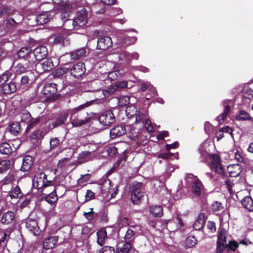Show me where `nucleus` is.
Instances as JSON below:
<instances>
[{"instance_id":"1","label":"nucleus","mask_w":253,"mask_h":253,"mask_svg":"<svg viewBox=\"0 0 253 253\" xmlns=\"http://www.w3.org/2000/svg\"><path fill=\"white\" fill-rule=\"evenodd\" d=\"M87 20L88 12L86 10L82 9L77 13L73 19L67 20L63 25L68 30H78L84 28Z\"/></svg>"},{"instance_id":"2","label":"nucleus","mask_w":253,"mask_h":253,"mask_svg":"<svg viewBox=\"0 0 253 253\" xmlns=\"http://www.w3.org/2000/svg\"><path fill=\"white\" fill-rule=\"evenodd\" d=\"M206 145V144L204 143L200 145L199 149L201 156L203 157L202 161H205L208 157H210L211 159V162L210 164L211 170L218 173H223L224 169L221 165L220 157L216 154L210 156L205 147Z\"/></svg>"},{"instance_id":"3","label":"nucleus","mask_w":253,"mask_h":253,"mask_svg":"<svg viewBox=\"0 0 253 253\" xmlns=\"http://www.w3.org/2000/svg\"><path fill=\"white\" fill-rule=\"evenodd\" d=\"M131 200L133 204H138L144 196V187L143 183L133 182L129 186Z\"/></svg>"},{"instance_id":"4","label":"nucleus","mask_w":253,"mask_h":253,"mask_svg":"<svg viewBox=\"0 0 253 253\" xmlns=\"http://www.w3.org/2000/svg\"><path fill=\"white\" fill-rule=\"evenodd\" d=\"M50 184H52L51 181L47 180L45 173L39 169L33 179V187L42 191Z\"/></svg>"},{"instance_id":"5","label":"nucleus","mask_w":253,"mask_h":253,"mask_svg":"<svg viewBox=\"0 0 253 253\" xmlns=\"http://www.w3.org/2000/svg\"><path fill=\"white\" fill-rule=\"evenodd\" d=\"M42 192L43 194L46 195L45 200L48 203L52 204L57 202L58 197L56 193V188L54 185H49L47 186V188H44V190Z\"/></svg>"},{"instance_id":"6","label":"nucleus","mask_w":253,"mask_h":253,"mask_svg":"<svg viewBox=\"0 0 253 253\" xmlns=\"http://www.w3.org/2000/svg\"><path fill=\"white\" fill-rule=\"evenodd\" d=\"M76 108L70 111L71 116L70 117V120L73 126H81L89 121V118L86 117L85 119H82L81 115L76 114L80 110H75Z\"/></svg>"},{"instance_id":"7","label":"nucleus","mask_w":253,"mask_h":253,"mask_svg":"<svg viewBox=\"0 0 253 253\" xmlns=\"http://www.w3.org/2000/svg\"><path fill=\"white\" fill-rule=\"evenodd\" d=\"M126 113L128 115L130 114V116L135 115L136 118L135 122L138 124H144L146 120L148 119L146 114L139 113L137 109L133 106H128L126 109Z\"/></svg>"},{"instance_id":"8","label":"nucleus","mask_w":253,"mask_h":253,"mask_svg":"<svg viewBox=\"0 0 253 253\" xmlns=\"http://www.w3.org/2000/svg\"><path fill=\"white\" fill-rule=\"evenodd\" d=\"M100 123L104 126H108L115 122V117L113 112L108 110L103 112L99 117Z\"/></svg>"},{"instance_id":"9","label":"nucleus","mask_w":253,"mask_h":253,"mask_svg":"<svg viewBox=\"0 0 253 253\" xmlns=\"http://www.w3.org/2000/svg\"><path fill=\"white\" fill-rule=\"evenodd\" d=\"M112 45V40L109 36H100L98 38L97 48L99 50H106Z\"/></svg>"},{"instance_id":"10","label":"nucleus","mask_w":253,"mask_h":253,"mask_svg":"<svg viewBox=\"0 0 253 253\" xmlns=\"http://www.w3.org/2000/svg\"><path fill=\"white\" fill-rule=\"evenodd\" d=\"M26 227L34 235L37 236L40 235L41 230L37 221L33 219H28L26 221Z\"/></svg>"},{"instance_id":"11","label":"nucleus","mask_w":253,"mask_h":253,"mask_svg":"<svg viewBox=\"0 0 253 253\" xmlns=\"http://www.w3.org/2000/svg\"><path fill=\"white\" fill-rule=\"evenodd\" d=\"M54 43L63 46L68 45L70 43V41L68 38L67 31H64L57 34L54 38Z\"/></svg>"},{"instance_id":"12","label":"nucleus","mask_w":253,"mask_h":253,"mask_svg":"<svg viewBox=\"0 0 253 253\" xmlns=\"http://www.w3.org/2000/svg\"><path fill=\"white\" fill-rule=\"evenodd\" d=\"M85 71L84 65L79 62L74 66L70 70L71 75L75 78H79L83 75Z\"/></svg>"},{"instance_id":"13","label":"nucleus","mask_w":253,"mask_h":253,"mask_svg":"<svg viewBox=\"0 0 253 253\" xmlns=\"http://www.w3.org/2000/svg\"><path fill=\"white\" fill-rule=\"evenodd\" d=\"M33 53L37 60H41L46 57L48 51L46 46L41 45L36 47Z\"/></svg>"},{"instance_id":"14","label":"nucleus","mask_w":253,"mask_h":253,"mask_svg":"<svg viewBox=\"0 0 253 253\" xmlns=\"http://www.w3.org/2000/svg\"><path fill=\"white\" fill-rule=\"evenodd\" d=\"M53 66L52 61L51 59H47L42 63H38L36 65V68L39 72H43L48 71L52 69Z\"/></svg>"},{"instance_id":"15","label":"nucleus","mask_w":253,"mask_h":253,"mask_svg":"<svg viewBox=\"0 0 253 253\" xmlns=\"http://www.w3.org/2000/svg\"><path fill=\"white\" fill-rule=\"evenodd\" d=\"M57 91V84H56L46 83L43 87V93L46 95L55 94Z\"/></svg>"},{"instance_id":"16","label":"nucleus","mask_w":253,"mask_h":253,"mask_svg":"<svg viewBox=\"0 0 253 253\" xmlns=\"http://www.w3.org/2000/svg\"><path fill=\"white\" fill-rule=\"evenodd\" d=\"M131 248L129 242L122 241L117 244L116 250L118 253H128Z\"/></svg>"},{"instance_id":"17","label":"nucleus","mask_w":253,"mask_h":253,"mask_svg":"<svg viewBox=\"0 0 253 253\" xmlns=\"http://www.w3.org/2000/svg\"><path fill=\"white\" fill-rule=\"evenodd\" d=\"M126 128L122 125L117 126L113 128L110 131V135L112 137H119L125 134Z\"/></svg>"},{"instance_id":"18","label":"nucleus","mask_w":253,"mask_h":253,"mask_svg":"<svg viewBox=\"0 0 253 253\" xmlns=\"http://www.w3.org/2000/svg\"><path fill=\"white\" fill-rule=\"evenodd\" d=\"M51 17L52 15L50 12H43L37 16L36 17V21L37 24L42 25L47 23Z\"/></svg>"},{"instance_id":"19","label":"nucleus","mask_w":253,"mask_h":253,"mask_svg":"<svg viewBox=\"0 0 253 253\" xmlns=\"http://www.w3.org/2000/svg\"><path fill=\"white\" fill-rule=\"evenodd\" d=\"M231 100H226L223 101V103L224 106V111L220 115L218 116L216 118L217 121H218L219 123L223 121L230 112V106L229 104L231 103Z\"/></svg>"},{"instance_id":"20","label":"nucleus","mask_w":253,"mask_h":253,"mask_svg":"<svg viewBox=\"0 0 253 253\" xmlns=\"http://www.w3.org/2000/svg\"><path fill=\"white\" fill-rule=\"evenodd\" d=\"M137 40L135 37L123 36L118 38V41L120 44L129 46L135 43Z\"/></svg>"},{"instance_id":"21","label":"nucleus","mask_w":253,"mask_h":253,"mask_svg":"<svg viewBox=\"0 0 253 253\" xmlns=\"http://www.w3.org/2000/svg\"><path fill=\"white\" fill-rule=\"evenodd\" d=\"M33 162V159L32 157L29 155L25 156L23 159L21 170L23 171H28L31 167Z\"/></svg>"},{"instance_id":"22","label":"nucleus","mask_w":253,"mask_h":253,"mask_svg":"<svg viewBox=\"0 0 253 253\" xmlns=\"http://www.w3.org/2000/svg\"><path fill=\"white\" fill-rule=\"evenodd\" d=\"M58 241L57 236L50 237L45 239L43 242V248L45 250L52 249L54 247Z\"/></svg>"},{"instance_id":"23","label":"nucleus","mask_w":253,"mask_h":253,"mask_svg":"<svg viewBox=\"0 0 253 253\" xmlns=\"http://www.w3.org/2000/svg\"><path fill=\"white\" fill-rule=\"evenodd\" d=\"M104 101V97L101 98H96L89 101H87L84 104H82L76 107L75 110H81L86 107H89L94 104H99L102 103Z\"/></svg>"},{"instance_id":"24","label":"nucleus","mask_w":253,"mask_h":253,"mask_svg":"<svg viewBox=\"0 0 253 253\" xmlns=\"http://www.w3.org/2000/svg\"><path fill=\"white\" fill-rule=\"evenodd\" d=\"M86 53V50L85 48L82 47L70 53L72 59L77 60L83 57H84Z\"/></svg>"},{"instance_id":"25","label":"nucleus","mask_w":253,"mask_h":253,"mask_svg":"<svg viewBox=\"0 0 253 253\" xmlns=\"http://www.w3.org/2000/svg\"><path fill=\"white\" fill-rule=\"evenodd\" d=\"M14 213L11 211H8L3 214L1 218V222L2 224H9L14 220Z\"/></svg>"},{"instance_id":"26","label":"nucleus","mask_w":253,"mask_h":253,"mask_svg":"<svg viewBox=\"0 0 253 253\" xmlns=\"http://www.w3.org/2000/svg\"><path fill=\"white\" fill-rule=\"evenodd\" d=\"M228 173L231 177H236L240 173V167L238 164L231 165L227 168Z\"/></svg>"},{"instance_id":"27","label":"nucleus","mask_w":253,"mask_h":253,"mask_svg":"<svg viewBox=\"0 0 253 253\" xmlns=\"http://www.w3.org/2000/svg\"><path fill=\"white\" fill-rule=\"evenodd\" d=\"M17 89L16 85L13 82H10L9 83L6 84L2 86V90L5 94H10L14 92Z\"/></svg>"},{"instance_id":"28","label":"nucleus","mask_w":253,"mask_h":253,"mask_svg":"<svg viewBox=\"0 0 253 253\" xmlns=\"http://www.w3.org/2000/svg\"><path fill=\"white\" fill-rule=\"evenodd\" d=\"M111 181L109 179H105L100 184V189L102 193L106 194L111 192Z\"/></svg>"},{"instance_id":"29","label":"nucleus","mask_w":253,"mask_h":253,"mask_svg":"<svg viewBox=\"0 0 253 253\" xmlns=\"http://www.w3.org/2000/svg\"><path fill=\"white\" fill-rule=\"evenodd\" d=\"M149 212L154 216L161 217L163 215V208L161 206H151L149 207Z\"/></svg>"},{"instance_id":"30","label":"nucleus","mask_w":253,"mask_h":253,"mask_svg":"<svg viewBox=\"0 0 253 253\" xmlns=\"http://www.w3.org/2000/svg\"><path fill=\"white\" fill-rule=\"evenodd\" d=\"M243 207L250 211H253V201L250 197H245L241 201Z\"/></svg>"},{"instance_id":"31","label":"nucleus","mask_w":253,"mask_h":253,"mask_svg":"<svg viewBox=\"0 0 253 253\" xmlns=\"http://www.w3.org/2000/svg\"><path fill=\"white\" fill-rule=\"evenodd\" d=\"M205 223V219L203 214H200L198 218L193 224V228L196 230H199L201 229L204 226Z\"/></svg>"},{"instance_id":"32","label":"nucleus","mask_w":253,"mask_h":253,"mask_svg":"<svg viewBox=\"0 0 253 253\" xmlns=\"http://www.w3.org/2000/svg\"><path fill=\"white\" fill-rule=\"evenodd\" d=\"M31 68L32 67H30L27 64L19 63L14 67V71L17 75H19L30 70Z\"/></svg>"},{"instance_id":"33","label":"nucleus","mask_w":253,"mask_h":253,"mask_svg":"<svg viewBox=\"0 0 253 253\" xmlns=\"http://www.w3.org/2000/svg\"><path fill=\"white\" fill-rule=\"evenodd\" d=\"M97 243L100 246H103L107 238V233L105 230L101 229L97 232Z\"/></svg>"},{"instance_id":"34","label":"nucleus","mask_w":253,"mask_h":253,"mask_svg":"<svg viewBox=\"0 0 253 253\" xmlns=\"http://www.w3.org/2000/svg\"><path fill=\"white\" fill-rule=\"evenodd\" d=\"M202 188V183L201 181L199 180L193 184L192 186V191L194 195L199 196L201 194Z\"/></svg>"},{"instance_id":"35","label":"nucleus","mask_w":253,"mask_h":253,"mask_svg":"<svg viewBox=\"0 0 253 253\" xmlns=\"http://www.w3.org/2000/svg\"><path fill=\"white\" fill-rule=\"evenodd\" d=\"M93 154L89 151H85L79 154L78 159L84 162L91 160L93 157Z\"/></svg>"},{"instance_id":"36","label":"nucleus","mask_w":253,"mask_h":253,"mask_svg":"<svg viewBox=\"0 0 253 253\" xmlns=\"http://www.w3.org/2000/svg\"><path fill=\"white\" fill-rule=\"evenodd\" d=\"M147 89H149L150 91L152 92L153 95L157 93L156 90L154 87L149 82H142L141 83L140 90L142 91H145Z\"/></svg>"},{"instance_id":"37","label":"nucleus","mask_w":253,"mask_h":253,"mask_svg":"<svg viewBox=\"0 0 253 253\" xmlns=\"http://www.w3.org/2000/svg\"><path fill=\"white\" fill-rule=\"evenodd\" d=\"M117 86L114 84H112L106 89L102 90V93L103 94L104 97H109L112 95L115 92L117 91Z\"/></svg>"},{"instance_id":"38","label":"nucleus","mask_w":253,"mask_h":253,"mask_svg":"<svg viewBox=\"0 0 253 253\" xmlns=\"http://www.w3.org/2000/svg\"><path fill=\"white\" fill-rule=\"evenodd\" d=\"M237 120H253V118L250 115V114L246 111L241 110L239 112L238 115L236 116Z\"/></svg>"},{"instance_id":"39","label":"nucleus","mask_w":253,"mask_h":253,"mask_svg":"<svg viewBox=\"0 0 253 253\" xmlns=\"http://www.w3.org/2000/svg\"><path fill=\"white\" fill-rule=\"evenodd\" d=\"M11 152V148L9 144L3 143L0 145V153L2 154L8 155Z\"/></svg>"},{"instance_id":"40","label":"nucleus","mask_w":253,"mask_h":253,"mask_svg":"<svg viewBox=\"0 0 253 253\" xmlns=\"http://www.w3.org/2000/svg\"><path fill=\"white\" fill-rule=\"evenodd\" d=\"M9 195L11 199H13L21 197L22 195L19 187L16 186L11 191Z\"/></svg>"},{"instance_id":"41","label":"nucleus","mask_w":253,"mask_h":253,"mask_svg":"<svg viewBox=\"0 0 253 253\" xmlns=\"http://www.w3.org/2000/svg\"><path fill=\"white\" fill-rule=\"evenodd\" d=\"M11 162L8 160H3L0 162V173L6 171L10 166Z\"/></svg>"},{"instance_id":"42","label":"nucleus","mask_w":253,"mask_h":253,"mask_svg":"<svg viewBox=\"0 0 253 253\" xmlns=\"http://www.w3.org/2000/svg\"><path fill=\"white\" fill-rule=\"evenodd\" d=\"M20 130V125L19 122L13 123L10 126V131L14 135L18 134Z\"/></svg>"},{"instance_id":"43","label":"nucleus","mask_w":253,"mask_h":253,"mask_svg":"<svg viewBox=\"0 0 253 253\" xmlns=\"http://www.w3.org/2000/svg\"><path fill=\"white\" fill-rule=\"evenodd\" d=\"M30 81V79L27 76H24L21 78V84L18 88H20L22 90L26 89L27 86H28L29 83Z\"/></svg>"},{"instance_id":"44","label":"nucleus","mask_w":253,"mask_h":253,"mask_svg":"<svg viewBox=\"0 0 253 253\" xmlns=\"http://www.w3.org/2000/svg\"><path fill=\"white\" fill-rule=\"evenodd\" d=\"M67 118V116L66 114L59 117L54 122L52 123L53 127H55L60 125L64 123Z\"/></svg>"},{"instance_id":"45","label":"nucleus","mask_w":253,"mask_h":253,"mask_svg":"<svg viewBox=\"0 0 253 253\" xmlns=\"http://www.w3.org/2000/svg\"><path fill=\"white\" fill-rule=\"evenodd\" d=\"M31 49L28 47H24L21 48L17 52V55L19 58H24L31 53Z\"/></svg>"},{"instance_id":"46","label":"nucleus","mask_w":253,"mask_h":253,"mask_svg":"<svg viewBox=\"0 0 253 253\" xmlns=\"http://www.w3.org/2000/svg\"><path fill=\"white\" fill-rule=\"evenodd\" d=\"M120 59H122L123 58H125L126 60H129L131 59H138L139 58V54L137 52H134L133 53H124V56L122 57V55H121L119 56Z\"/></svg>"},{"instance_id":"47","label":"nucleus","mask_w":253,"mask_h":253,"mask_svg":"<svg viewBox=\"0 0 253 253\" xmlns=\"http://www.w3.org/2000/svg\"><path fill=\"white\" fill-rule=\"evenodd\" d=\"M199 180L197 176L191 173L187 174L185 177V181L188 185H191V184H193L194 182Z\"/></svg>"},{"instance_id":"48","label":"nucleus","mask_w":253,"mask_h":253,"mask_svg":"<svg viewBox=\"0 0 253 253\" xmlns=\"http://www.w3.org/2000/svg\"><path fill=\"white\" fill-rule=\"evenodd\" d=\"M197 243V240L195 237L192 236H190L187 237L185 241L186 246L188 248H191L194 246Z\"/></svg>"},{"instance_id":"49","label":"nucleus","mask_w":253,"mask_h":253,"mask_svg":"<svg viewBox=\"0 0 253 253\" xmlns=\"http://www.w3.org/2000/svg\"><path fill=\"white\" fill-rule=\"evenodd\" d=\"M10 74L9 72H5L0 76V85L3 86L8 81L10 77Z\"/></svg>"},{"instance_id":"50","label":"nucleus","mask_w":253,"mask_h":253,"mask_svg":"<svg viewBox=\"0 0 253 253\" xmlns=\"http://www.w3.org/2000/svg\"><path fill=\"white\" fill-rule=\"evenodd\" d=\"M130 101V98L128 96H123L119 98V104L120 106H126L127 105Z\"/></svg>"},{"instance_id":"51","label":"nucleus","mask_w":253,"mask_h":253,"mask_svg":"<svg viewBox=\"0 0 253 253\" xmlns=\"http://www.w3.org/2000/svg\"><path fill=\"white\" fill-rule=\"evenodd\" d=\"M31 117L29 112L23 113L21 115V122L28 124L31 119Z\"/></svg>"},{"instance_id":"52","label":"nucleus","mask_w":253,"mask_h":253,"mask_svg":"<svg viewBox=\"0 0 253 253\" xmlns=\"http://www.w3.org/2000/svg\"><path fill=\"white\" fill-rule=\"evenodd\" d=\"M90 176L89 174L82 175L81 177L78 180V183L81 185H84L88 181Z\"/></svg>"},{"instance_id":"53","label":"nucleus","mask_w":253,"mask_h":253,"mask_svg":"<svg viewBox=\"0 0 253 253\" xmlns=\"http://www.w3.org/2000/svg\"><path fill=\"white\" fill-rule=\"evenodd\" d=\"M239 244L235 241H229L228 244H226V248L228 250L232 251H235L238 247Z\"/></svg>"},{"instance_id":"54","label":"nucleus","mask_w":253,"mask_h":253,"mask_svg":"<svg viewBox=\"0 0 253 253\" xmlns=\"http://www.w3.org/2000/svg\"><path fill=\"white\" fill-rule=\"evenodd\" d=\"M225 234V231L221 230L218 234L217 242L225 244L226 242Z\"/></svg>"},{"instance_id":"55","label":"nucleus","mask_w":253,"mask_h":253,"mask_svg":"<svg viewBox=\"0 0 253 253\" xmlns=\"http://www.w3.org/2000/svg\"><path fill=\"white\" fill-rule=\"evenodd\" d=\"M211 207L212 211H220L223 209L221 203L217 201L214 202Z\"/></svg>"},{"instance_id":"56","label":"nucleus","mask_w":253,"mask_h":253,"mask_svg":"<svg viewBox=\"0 0 253 253\" xmlns=\"http://www.w3.org/2000/svg\"><path fill=\"white\" fill-rule=\"evenodd\" d=\"M59 144L60 140L56 137L51 138L50 140V147L51 149L56 148Z\"/></svg>"},{"instance_id":"57","label":"nucleus","mask_w":253,"mask_h":253,"mask_svg":"<svg viewBox=\"0 0 253 253\" xmlns=\"http://www.w3.org/2000/svg\"><path fill=\"white\" fill-rule=\"evenodd\" d=\"M39 118H33L31 117V119H30V121L28 123V126L27 127V129L29 130L31 129L34 126L39 123Z\"/></svg>"},{"instance_id":"58","label":"nucleus","mask_w":253,"mask_h":253,"mask_svg":"<svg viewBox=\"0 0 253 253\" xmlns=\"http://www.w3.org/2000/svg\"><path fill=\"white\" fill-rule=\"evenodd\" d=\"M216 244V253H223L226 248V244L218 242Z\"/></svg>"},{"instance_id":"59","label":"nucleus","mask_w":253,"mask_h":253,"mask_svg":"<svg viewBox=\"0 0 253 253\" xmlns=\"http://www.w3.org/2000/svg\"><path fill=\"white\" fill-rule=\"evenodd\" d=\"M94 214L95 213L93 211L92 208H90L89 211L88 212H84L83 213L84 216L89 221L94 218Z\"/></svg>"},{"instance_id":"60","label":"nucleus","mask_w":253,"mask_h":253,"mask_svg":"<svg viewBox=\"0 0 253 253\" xmlns=\"http://www.w3.org/2000/svg\"><path fill=\"white\" fill-rule=\"evenodd\" d=\"M143 125H144L146 128L149 132H153L154 131V130H155L154 127L149 119H148L147 120H146V121Z\"/></svg>"},{"instance_id":"61","label":"nucleus","mask_w":253,"mask_h":253,"mask_svg":"<svg viewBox=\"0 0 253 253\" xmlns=\"http://www.w3.org/2000/svg\"><path fill=\"white\" fill-rule=\"evenodd\" d=\"M114 248L112 247L105 246L104 247L99 253H115Z\"/></svg>"},{"instance_id":"62","label":"nucleus","mask_w":253,"mask_h":253,"mask_svg":"<svg viewBox=\"0 0 253 253\" xmlns=\"http://www.w3.org/2000/svg\"><path fill=\"white\" fill-rule=\"evenodd\" d=\"M94 197V193L90 190H87L85 195V201H88L93 199Z\"/></svg>"},{"instance_id":"63","label":"nucleus","mask_w":253,"mask_h":253,"mask_svg":"<svg viewBox=\"0 0 253 253\" xmlns=\"http://www.w3.org/2000/svg\"><path fill=\"white\" fill-rule=\"evenodd\" d=\"M127 83L126 81H121L114 84L115 85L117 86V91L120 88H125L127 87Z\"/></svg>"},{"instance_id":"64","label":"nucleus","mask_w":253,"mask_h":253,"mask_svg":"<svg viewBox=\"0 0 253 253\" xmlns=\"http://www.w3.org/2000/svg\"><path fill=\"white\" fill-rule=\"evenodd\" d=\"M207 227L211 233L214 232L216 230L215 223L213 221H208L207 224Z\"/></svg>"}]
</instances>
